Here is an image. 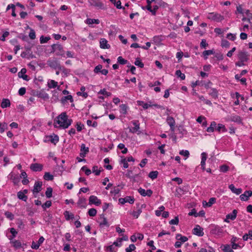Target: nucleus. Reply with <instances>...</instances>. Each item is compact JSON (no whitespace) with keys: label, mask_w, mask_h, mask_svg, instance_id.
<instances>
[{"label":"nucleus","mask_w":252,"mask_h":252,"mask_svg":"<svg viewBox=\"0 0 252 252\" xmlns=\"http://www.w3.org/2000/svg\"><path fill=\"white\" fill-rule=\"evenodd\" d=\"M52 47L53 51L56 53V55L64 57V51L61 45L55 44L53 45Z\"/></svg>","instance_id":"7ed1b4c3"},{"label":"nucleus","mask_w":252,"mask_h":252,"mask_svg":"<svg viewBox=\"0 0 252 252\" xmlns=\"http://www.w3.org/2000/svg\"><path fill=\"white\" fill-rule=\"evenodd\" d=\"M18 198L21 200H22L24 201H26L28 199L27 196L25 195L22 191H20L17 193Z\"/></svg>","instance_id":"7c9ffc66"},{"label":"nucleus","mask_w":252,"mask_h":252,"mask_svg":"<svg viewBox=\"0 0 252 252\" xmlns=\"http://www.w3.org/2000/svg\"><path fill=\"white\" fill-rule=\"evenodd\" d=\"M238 58L241 62H247L249 60V55L245 52H239L238 54Z\"/></svg>","instance_id":"1a4fd4ad"},{"label":"nucleus","mask_w":252,"mask_h":252,"mask_svg":"<svg viewBox=\"0 0 252 252\" xmlns=\"http://www.w3.org/2000/svg\"><path fill=\"white\" fill-rule=\"evenodd\" d=\"M167 124L169 126L170 130L174 131L175 129V121L171 116H168L166 120Z\"/></svg>","instance_id":"0eeeda50"},{"label":"nucleus","mask_w":252,"mask_h":252,"mask_svg":"<svg viewBox=\"0 0 252 252\" xmlns=\"http://www.w3.org/2000/svg\"><path fill=\"white\" fill-rule=\"evenodd\" d=\"M229 167L227 165H223L220 167V171L222 172H226L228 170Z\"/></svg>","instance_id":"69168bd1"},{"label":"nucleus","mask_w":252,"mask_h":252,"mask_svg":"<svg viewBox=\"0 0 252 252\" xmlns=\"http://www.w3.org/2000/svg\"><path fill=\"white\" fill-rule=\"evenodd\" d=\"M67 100H70V102L73 101V97L71 95H68L64 96L61 99V101L63 103H65Z\"/></svg>","instance_id":"f704fd0d"},{"label":"nucleus","mask_w":252,"mask_h":252,"mask_svg":"<svg viewBox=\"0 0 252 252\" xmlns=\"http://www.w3.org/2000/svg\"><path fill=\"white\" fill-rule=\"evenodd\" d=\"M110 1L113 4H114L118 9L123 8L122 6H121V2L120 0H118V1H116V0H110Z\"/></svg>","instance_id":"ea45409f"},{"label":"nucleus","mask_w":252,"mask_h":252,"mask_svg":"<svg viewBox=\"0 0 252 252\" xmlns=\"http://www.w3.org/2000/svg\"><path fill=\"white\" fill-rule=\"evenodd\" d=\"M90 5L94 6L97 8L104 9V4L99 0H88Z\"/></svg>","instance_id":"423d86ee"},{"label":"nucleus","mask_w":252,"mask_h":252,"mask_svg":"<svg viewBox=\"0 0 252 252\" xmlns=\"http://www.w3.org/2000/svg\"><path fill=\"white\" fill-rule=\"evenodd\" d=\"M52 205V203L51 201H47L45 203H44L42 207L44 209H45L46 208L50 207Z\"/></svg>","instance_id":"680f3d73"},{"label":"nucleus","mask_w":252,"mask_h":252,"mask_svg":"<svg viewBox=\"0 0 252 252\" xmlns=\"http://www.w3.org/2000/svg\"><path fill=\"white\" fill-rule=\"evenodd\" d=\"M10 243L12 244L13 247L16 249H18L21 247V243L19 240H10Z\"/></svg>","instance_id":"cd10ccee"},{"label":"nucleus","mask_w":252,"mask_h":252,"mask_svg":"<svg viewBox=\"0 0 252 252\" xmlns=\"http://www.w3.org/2000/svg\"><path fill=\"white\" fill-rule=\"evenodd\" d=\"M30 169L35 172L40 171L43 169V165L39 163H32L30 165Z\"/></svg>","instance_id":"f3484780"},{"label":"nucleus","mask_w":252,"mask_h":252,"mask_svg":"<svg viewBox=\"0 0 252 252\" xmlns=\"http://www.w3.org/2000/svg\"><path fill=\"white\" fill-rule=\"evenodd\" d=\"M141 212L142 210L140 208L137 211H133L131 213V215L135 219H137L139 217L140 214L141 213Z\"/></svg>","instance_id":"79ce46f5"},{"label":"nucleus","mask_w":252,"mask_h":252,"mask_svg":"<svg viewBox=\"0 0 252 252\" xmlns=\"http://www.w3.org/2000/svg\"><path fill=\"white\" fill-rule=\"evenodd\" d=\"M176 75L180 77L182 80H184L185 79V75L182 73L180 70H176Z\"/></svg>","instance_id":"3c124183"},{"label":"nucleus","mask_w":252,"mask_h":252,"mask_svg":"<svg viewBox=\"0 0 252 252\" xmlns=\"http://www.w3.org/2000/svg\"><path fill=\"white\" fill-rule=\"evenodd\" d=\"M252 195V191L251 190H247L240 196V198L242 201L248 200L250 197Z\"/></svg>","instance_id":"dca6fc26"},{"label":"nucleus","mask_w":252,"mask_h":252,"mask_svg":"<svg viewBox=\"0 0 252 252\" xmlns=\"http://www.w3.org/2000/svg\"><path fill=\"white\" fill-rule=\"evenodd\" d=\"M10 232L12 234V236L11 238H10L9 239L10 240H12L17 235V232L16 231V230L14 228H10Z\"/></svg>","instance_id":"0e129e2a"},{"label":"nucleus","mask_w":252,"mask_h":252,"mask_svg":"<svg viewBox=\"0 0 252 252\" xmlns=\"http://www.w3.org/2000/svg\"><path fill=\"white\" fill-rule=\"evenodd\" d=\"M107 251L109 252H115V247L113 245L109 246L107 247Z\"/></svg>","instance_id":"774afa93"},{"label":"nucleus","mask_w":252,"mask_h":252,"mask_svg":"<svg viewBox=\"0 0 252 252\" xmlns=\"http://www.w3.org/2000/svg\"><path fill=\"white\" fill-rule=\"evenodd\" d=\"M207 18L210 20L218 22L221 21L224 19L223 16L215 12L209 13L207 16Z\"/></svg>","instance_id":"f03ea898"},{"label":"nucleus","mask_w":252,"mask_h":252,"mask_svg":"<svg viewBox=\"0 0 252 252\" xmlns=\"http://www.w3.org/2000/svg\"><path fill=\"white\" fill-rule=\"evenodd\" d=\"M44 238L42 236H41L38 242H37V243H36L35 242H34V241H33L32 242V246H31V247L32 249H35V250H37L40 245L43 243V242H44Z\"/></svg>","instance_id":"2eb2a0df"},{"label":"nucleus","mask_w":252,"mask_h":252,"mask_svg":"<svg viewBox=\"0 0 252 252\" xmlns=\"http://www.w3.org/2000/svg\"><path fill=\"white\" fill-rule=\"evenodd\" d=\"M77 205L80 208L86 207V199L85 198H80L77 202Z\"/></svg>","instance_id":"b1692460"},{"label":"nucleus","mask_w":252,"mask_h":252,"mask_svg":"<svg viewBox=\"0 0 252 252\" xmlns=\"http://www.w3.org/2000/svg\"><path fill=\"white\" fill-rule=\"evenodd\" d=\"M101 201L96 196L91 195L89 197V204H94L96 206H99L101 204Z\"/></svg>","instance_id":"9b49d317"},{"label":"nucleus","mask_w":252,"mask_h":252,"mask_svg":"<svg viewBox=\"0 0 252 252\" xmlns=\"http://www.w3.org/2000/svg\"><path fill=\"white\" fill-rule=\"evenodd\" d=\"M72 121V120L67 118L65 113H62L55 120L54 126L66 128L71 124Z\"/></svg>","instance_id":"f257e3e1"},{"label":"nucleus","mask_w":252,"mask_h":252,"mask_svg":"<svg viewBox=\"0 0 252 252\" xmlns=\"http://www.w3.org/2000/svg\"><path fill=\"white\" fill-rule=\"evenodd\" d=\"M45 194L47 198L51 197L52 194V189L50 187L48 188L45 192Z\"/></svg>","instance_id":"a18cd8bd"},{"label":"nucleus","mask_w":252,"mask_h":252,"mask_svg":"<svg viewBox=\"0 0 252 252\" xmlns=\"http://www.w3.org/2000/svg\"><path fill=\"white\" fill-rule=\"evenodd\" d=\"M50 39V37H44L43 35L40 38V41L41 43H45L48 42Z\"/></svg>","instance_id":"13d9d810"},{"label":"nucleus","mask_w":252,"mask_h":252,"mask_svg":"<svg viewBox=\"0 0 252 252\" xmlns=\"http://www.w3.org/2000/svg\"><path fill=\"white\" fill-rule=\"evenodd\" d=\"M203 228L200 227L199 225H196L195 227L192 230V233L193 234L198 236H202L204 235Z\"/></svg>","instance_id":"9d476101"},{"label":"nucleus","mask_w":252,"mask_h":252,"mask_svg":"<svg viewBox=\"0 0 252 252\" xmlns=\"http://www.w3.org/2000/svg\"><path fill=\"white\" fill-rule=\"evenodd\" d=\"M48 138L50 139V141L55 145L56 144L59 140V137L57 135H50Z\"/></svg>","instance_id":"c756f323"},{"label":"nucleus","mask_w":252,"mask_h":252,"mask_svg":"<svg viewBox=\"0 0 252 252\" xmlns=\"http://www.w3.org/2000/svg\"><path fill=\"white\" fill-rule=\"evenodd\" d=\"M44 179L47 181H52L54 179V177L49 172H45L44 177Z\"/></svg>","instance_id":"c9c22d12"},{"label":"nucleus","mask_w":252,"mask_h":252,"mask_svg":"<svg viewBox=\"0 0 252 252\" xmlns=\"http://www.w3.org/2000/svg\"><path fill=\"white\" fill-rule=\"evenodd\" d=\"M216 199L215 197L210 198L208 202H206V201H203L202 202V204L203 207H211L213 204L216 202Z\"/></svg>","instance_id":"6ab92c4d"},{"label":"nucleus","mask_w":252,"mask_h":252,"mask_svg":"<svg viewBox=\"0 0 252 252\" xmlns=\"http://www.w3.org/2000/svg\"><path fill=\"white\" fill-rule=\"evenodd\" d=\"M216 130L219 132L221 131L225 132L227 131L224 125L221 124H218V126H216Z\"/></svg>","instance_id":"e433bc0d"},{"label":"nucleus","mask_w":252,"mask_h":252,"mask_svg":"<svg viewBox=\"0 0 252 252\" xmlns=\"http://www.w3.org/2000/svg\"><path fill=\"white\" fill-rule=\"evenodd\" d=\"M60 63V62L56 58L50 59L47 62V65L55 69H57V67Z\"/></svg>","instance_id":"20e7f679"},{"label":"nucleus","mask_w":252,"mask_h":252,"mask_svg":"<svg viewBox=\"0 0 252 252\" xmlns=\"http://www.w3.org/2000/svg\"><path fill=\"white\" fill-rule=\"evenodd\" d=\"M48 86L49 88H55L58 87V82L53 80H51L48 82Z\"/></svg>","instance_id":"2f4dec72"},{"label":"nucleus","mask_w":252,"mask_h":252,"mask_svg":"<svg viewBox=\"0 0 252 252\" xmlns=\"http://www.w3.org/2000/svg\"><path fill=\"white\" fill-rule=\"evenodd\" d=\"M88 152L89 148L86 147L85 144H82L81 145V152L80 153V156L82 158H84Z\"/></svg>","instance_id":"a211bd4d"},{"label":"nucleus","mask_w":252,"mask_h":252,"mask_svg":"<svg viewBox=\"0 0 252 252\" xmlns=\"http://www.w3.org/2000/svg\"><path fill=\"white\" fill-rule=\"evenodd\" d=\"M209 94L214 98L218 97V91L215 89H211L209 92Z\"/></svg>","instance_id":"4c0bfd02"},{"label":"nucleus","mask_w":252,"mask_h":252,"mask_svg":"<svg viewBox=\"0 0 252 252\" xmlns=\"http://www.w3.org/2000/svg\"><path fill=\"white\" fill-rule=\"evenodd\" d=\"M63 214L65 219L67 220L70 219H72L74 218V215L72 213H70L69 211H65Z\"/></svg>","instance_id":"473e14b6"},{"label":"nucleus","mask_w":252,"mask_h":252,"mask_svg":"<svg viewBox=\"0 0 252 252\" xmlns=\"http://www.w3.org/2000/svg\"><path fill=\"white\" fill-rule=\"evenodd\" d=\"M120 191V189L118 187H115L113 190L110 191V193L116 195L118 194Z\"/></svg>","instance_id":"4d7b16f0"},{"label":"nucleus","mask_w":252,"mask_h":252,"mask_svg":"<svg viewBox=\"0 0 252 252\" xmlns=\"http://www.w3.org/2000/svg\"><path fill=\"white\" fill-rule=\"evenodd\" d=\"M138 104L140 106H142V107L145 109H148V108L152 107L153 106H154L157 108H161V106L156 104H152L151 102H150L149 103H144L143 101H139Z\"/></svg>","instance_id":"4468645a"},{"label":"nucleus","mask_w":252,"mask_h":252,"mask_svg":"<svg viewBox=\"0 0 252 252\" xmlns=\"http://www.w3.org/2000/svg\"><path fill=\"white\" fill-rule=\"evenodd\" d=\"M176 239L178 240H180L181 243H184L186 242L188 239L186 236H182L181 234H177L176 236Z\"/></svg>","instance_id":"72a5a7b5"},{"label":"nucleus","mask_w":252,"mask_h":252,"mask_svg":"<svg viewBox=\"0 0 252 252\" xmlns=\"http://www.w3.org/2000/svg\"><path fill=\"white\" fill-rule=\"evenodd\" d=\"M138 192L143 196H151L153 193V191L151 189H148L146 190L142 188H139L138 190Z\"/></svg>","instance_id":"ddd939ff"},{"label":"nucleus","mask_w":252,"mask_h":252,"mask_svg":"<svg viewBox=\"0 0 252 252\" xmlns=\"http://www.w3.org/2000/svg\"><path fill=\"white\" fill-rule=\"evenodd\" d=\"M4 215L7 218L9 219L10 220H13L14 219V215L10 212H5L4 213Z\"/></svg>","instance_id":"49530a36"},{"label":"nucleus","mask_w":252,"mask_h":252,"mask_svg":"<svg viewBox=\"0 0 252 252\" xmlns=\"http://www.w3.org/2000/svg\"><path fill=\"white\" fill-rule=\"evenodd\" d=\"M223 229L222 227H220L219 226H215L211 230V232L212 234L220 235L223 233Z\"/></svg>","instance_id":"f8f14e48"},{"label":"nucleus","mask_w":252,"mask_h":252,"mask_svg":"<svg viewBox=\"0 0 252 252\" xmlns=\"http://www.w3.org/2000/svg\"><path fill=\"white\" fill-rule=\"evenodd\" d=\"M7 128V124L5 123H0V132L2 133L4 130Z\"/></svg>","instance_id":"8fccbe9b"},{"label":"nucleus","mask_w":252,"mask_h":252,"mask_svg":"<svg viewBox=\"0 0 252 252\" xmlns=\"http://www.w3.org/2000/svg\"><path fill=\"white\" fill-rule=\"evenodd\" d=\"M179 223V219L178 217H176L174 219L171 220L169 221L170 224H178Z\"/></svg>","instance_id":"052dcab7"},{"label":"nucleus","mask_w":252,"mask_h":252,"mask_svg":"<svg viewBox=\"0 0 252 252\" xmlns=\"http://www.w3.org/2000/svg\"><path fill=\"white\" fill-rule=\"evenodd\" d=\"M180 155L188 158L189 155V152L188 150H182L179 152Z\"/></svg>","instance_id":"6e6d98bb"},{"label":"nucleus","mask_w":252,"mask_h":252,"mask_svg":"<svg viewBox=\"0 0 252 252\" xmlns=\"http://www.w3.org/2000/svg\"><path fill=\"white\" fill-rule=\"evenodd\" d=\"M228 188L233 193L237 195L241 194L242 192V189L241 188H236L233 184L230 185Z\"/></svg>","instance_id":"aec40b11"},{"label":"nucleus","mask_w":252,"mask_h":252,"mask_svg":"<svg viewBox=\"0 0 252 252\" xmlns=\"http://www.w3.org/2000/svg\"><path fill=\"white\" fill-rule=\"evenodd\" d=\"M132 124L134 126V127L132 129H130V131L132 133H135L139 131L140 129V124L137 121H132Z\"/></svg>","instance_id":"412c9836"},{"label":"nucleus","mask_w":252,"mask_h":252,"mask_svg":"<svg viewBox=\"0 0 252 252\" xmlns=\"http://www.w3.org/2000/svg\"><path fill=\"white\" fill-rule=\"evenodd\" d=\"M136 247L134 244H130L128 247L126 248V252H131L135 249Z\"/></svg>","instance_id":"864d4df0"},{"label":"nucleus","mask_w":252,"mask_h":252,"mask_svg":"<svg viewBox=\"0 0 252 252\" xmlns=\"http://www.w3.org/2000/svg\"><path fill=\"white\" fill-rule=\"evenodd\" d=\"M42 182H36L34 185L32 192L35 197H37L38 192L41 190Z\"/></svg>","instance_id":"39448f33"},{"label":"nucleus","mask_w":252,"mask_h":252,"mask_svg":"<svg viewBox=\"0 0 252 252\" xmlns=\"http://www.w3.org/2000/svg\"><path fill=\"white\" fill-rule=\"evenodd\" d=\"M119 202L121 204H124L126 202L133 204L134 202V199L132 197L127 196L125 198H120L119 199Z\"/></svg>","instance_id":"6e6552de"},{"label":"nucleus","mask_w":252,"mask_h":252,"mask_svg":"<svg viewBox=\"0 0 252 252\" xmlns=\"http://www.w3.org/2000/svg\"><path fill=\"white\" fill-rule=\"evenodd\" d=\"M101 220V221L99 222V225L101 227L109 226L108 222L106 218H103Z\"/></svg>","instance_id":"a19ab883"},{"label":"nucleus","mask_w":252,"mask_h":252,"mask_svg":"<svg viewBox=\"0 0 252 252\" xmlns=\"http://www.w3.org/2000/svg\"><path fill=\"white\" fill-rule=\"evenodd\" d=\"M99 93L101 94L106 95L107 96H109L111 94L110 92H107L105 89L101 90L99 91Z\"/></svg>","instance_id":"338daca9"},{"label":"nucleus","mask_w":252,"mask_h":252,"mask_svg":"<svg viewBox=\"0 0 252 252\" xmlns=\"http://www.w3.org/2000/svg\"><path fill=\"white\" fill-rule=\"evenodd\" d=\"M214 52L212 50H205L203 52V55L205 59H207L209 55L213 54Z\"/></svg>","instance_id":"de8ad7c7"},{"label":"nucleus","mask_w":252,"mask_h":252,"mask_svg":"<svg viewBox=\"0 0 252 252\" xmlns=\"http://www.w3.org/2000/svg\"><path fill=\"white\" fill-rule=\"evenodd\" d=\"M134 64L138 66L139 67H141V68L144 66V64L138 59H136V60L134 62Z\"/></svg>","instance_id":"bf43d9fd"},{"label":"nucleus","mask_w":252,"mask_h":252,"mask_svg":"<svg viewBox=\"0 0 252 252\" xmlns=\"http://www.w3.org/2000/svg\"><path fill=\"white\" fill-rule=\"evenodd\" d=\"M201 161L200 165L201 166V167L202 169L204 170H205V162L207 158V154L205 152H203L201 154Z\"/></svg>","instance_id":"4be33fe9"},{"label":"nucleus","mask_w":252,"mask_h":252,"mask_svg":"<svg viewBox=\"0 0 252 252\" xmlns=\"http://www.w3.org/2000/svg\"><path fill=\"white\" fill-rule=\"evenodd\" d=\"M158 172L157 171H152L150 172L149 177L152 179H155L157 178Z\"/></svg>","instance_id":"37998d69"},{"label":"nucleus","mask_w":252,"mask_h":252,"mask_svg":"<svg viewBox=\"0 0 252 252\" xmlns=\"http://www.w3.org/2000/svg\"><path fill=\"white\" fill-rule=\"evenodd\" d=\"M29 35L31 39H34L35 38V32L33 29H31Z\"/></svg>","instance_id":"5fc2aeb1"},{"label":"nucleus","mask_w":252,"mask_h":252,"mask_svg":"<svg viewBox=\"0 0 252 252\" xmlns=\"http://www.w3.org/2000/svg\"><path fill=\"white\" fill-rule=\"evenodd\" d=\"M118 62L121 64H125L127 63V61L124 59L122 57L120 56L118 58Z\"/></svg>","instance_id":"603ef678"},{"label":"nucleus","mask_w":252,"mask_h":252,"mask_svg":"<svg viewBox=\"0 0 252 252\" xmlns=\"http://www.w3.org/2000/svg\"><path fill=\"white\" fill-rule=\"evenodd\" d=\"M120 112L123 114H126L127 112V105L125 104H122L120 105Z\"/></svg>","instance_id":"58836bf2"},{"label":"nucleus","mask_w":252,"mask_h":252,"mask_svg":"<svg viewBox=\"0 0 252 252\" xmlns=\"http://www.w3.org/2000/svg\"><path fill=\"white\" fill-rule=\"evenodd\" d=\"M10 105V102L8 99L3 98L1 103L0 106L2 108H5L9 107Z\"/></svg>","instance_id":"a878e982"},{"label":"nucleus","mask_w":252,"mask_h":252,"mask_svg":"<svg viewBox=\"0 0 252 252\" xmlns=\"http://www.w3.org/2000/svg\"><path fill=\"white\" fill-rule=\"evenodd\" d=\"M217 123L213 121L212 122L210 126L207 128V131L208 132H213L214 131V128L216 127Z\"/></svg>","instance_id":"c85d7f7f"},{"label":"nucleus","mask_w":252,"mask_h":252,"mask_svg":"<svg viewBox=\"0 0 252 252\" xmlns=\"http://www.w3.org/2000/svg\"><path fill=\"white\" fill-rule=\"evenodd\" d=\"M97 213L96 210L94 208H91L88 211V215L91 217H94Z\"/></svg>","instance_id":"c03bdc74"},{"label":"nucleus","mask_w":252,"mask_h":252,"mask_svg":"<svg viewBox=\"0 0 252 252\" xmlns=\"http://www.w3.org/2000/svg\"><path fill=\"white\" fill-rule=\"evenodd\" d=\"M85 22L86 24L90 25L94 24H99L100 21L98 19L87 18Z\"/></svg>","instance_id":"393cba45"},{"label":"nucleus","mask_w":252,"mask_h":252,"mask_svg":"<svg viewBox=\"0 0 252 252\" xmlns=\"http://www.w3.org/2000/svg\"><path fill=\"white\" fill-rule=\"evenodd\" d=\"M237 211L233 210L232 213L227 215V219H229L231 220H234L237 217Z\"/></svg>","instance_id":"bb28decb"},{"label":"nucleus","mask_w":252,"mask_h":252,"mask_svg":"<svg viewBox=\"0 0 252 252\" xmlns=\"http://www.w3.org/2000/svg\"><path fill=\"white\" fill-rule=\"evenodd\" d=\"M100 47L102 49H109L110 46L107 43V41L105 38H101L100 40Z\"/></svg>","instance_id":"5701e85b"},{"label":"nucleus","mask_w":252,"mask_h":252,"mask_svg":"<svg viewBox=\"0 0 252 252\" xmlns=\"http://www.w3.org/2000/svg\"><path fill=\"white\" fill-rule=\"evenodd\" d=\"M81 170L85 172L87 175H89L91 173V171L88 169L86 166H84L81 168Z\"/></svg>","instance_id":"e2e57ef3"},{"label":"nucleus","mask_w":252,"mask_h":252,"mask_svg":"<svg viewBox=\"0 0 252 252\" xmlns=\"http://www.w3.org/2000/svg\"><path fill=\"white\" fill-rule=\"evenodd\" d=\"M223 250L224 252H234L232 247L231 248L230 246L229 245H224Z\"/></svg>","instance_id":"09e8293b"}]
</instances>
